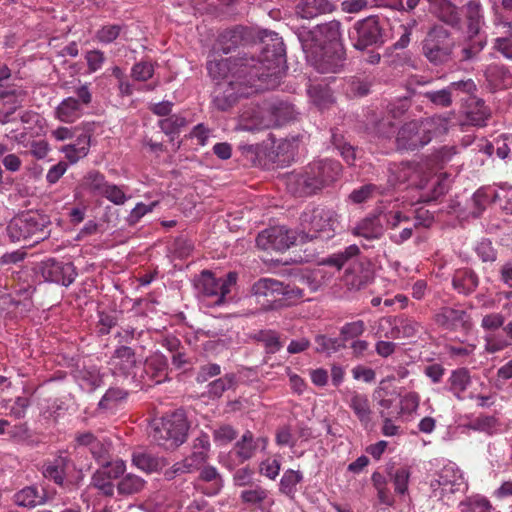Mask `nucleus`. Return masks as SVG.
Instances as JSON below:
<instances>
[{"label": "nucleus", "mask_w": 512, "mask_h": 512, "mask_svg": "<svg viewBox=\"0 0 512 512\" xmlns=\"http://www.w3.org/2000/svg\"><path fill=\"white\" fill-rule=\"evenodd\" d=\"M390 479L394 484V490L399 495H405L408 491L410 471L405 468H399L390 474Z\"/></svg>", "instance_id": "nucleus-53"}, {"label": "nucleus", "mask_w": 512, "mask_h": 512, "mask_svg": "<svg viewBox=\"0 0 512 512\" xmlns=\"http://www.w3.org/2000/svg\"><path fill=\"white\" fill-rule=\"evenodd\" d=\"M486 39H478L476 41H471L469 44L462 47L459 55L460 61H471L476 59L479 53L486 46Z\"/></svg>", "instance_id": "nucleus-55"}, {"label": "nucleus", "mask_w": 512, "mask_h": 512, "mask_svg": "<svg viewBox=\"0 0 512 512\" xmlns=\"http://www.w3.org/2000/svg\"><path fill=\"white\" fill-rule=\"evenodd\" d=\"M186 124V118L177 114L159 121V127L167 135L177 133L182 127L186 126Z\"/></svg>", "instance_id": "nucleus-54"}, {"label": "nucleus", "mask_w": 512, "mask_h": 512, "mask_svg": "<svg viewBox=\"0 0 512 512\" xmlns=\"http://www.w3.org/2000/svg\"><path fill=\"white\" fill-rule=\"evenodd\" d=\"M83 114V106L80 101L73 97H68L60 102L55 110L56 118L65 123H73Z\"/></svg>", "instance_id": "nucleus-26"}, {"label": "nucleus", "mask_w": 512, "mask_h": 512, "mask_svg": "<svg viewBox=\"0 0 512 512\" xmlns=\"http://www.w3.org/2000/svg\"><path fill=\"white\" fill-rule=\"evenodd\" d=\"M49 221L44 215L26 213L14 217L7 227V233L11 241L18 242L35 237V242L44 240L49 231L46 230Z\"/></svg>", "instance_id": "nucleus-8"}, {"label": "nucleus", "mask_w": 512, "mask_h": 512, "mask_svg": "<svg viewBox=\"0 0 512 512\" xmlns=\"http://www.w3.org/2000/svg\"><path fill=\"white\" fill-rule=\"evenodd\" d=\"M496 191L488 187L478 189L472 196L474 216H480L492 201H495Z\"/></svg>", "instance_id": "nucleus-43"}, {"label": "nucleus", "mask_w": 512, "mask_h": 512, "mask_svg": "<svg viewBox=\"0 0 512 512\" xmlns=\"http://www.w3.org/2000/svg\"><path fill=\"white\" fill-rule=\"evenodd\" d=\"M121 31H122L121 25H117V24L105 25L96 32L95 38L100 43L109 44L118 38Z\"/></svg>", "instance_id": "nucleus-58"}, {"label": "nucleus", "mask_w": 512, "mask_h": 512, "mask_svg": "<svg viewBox=\"0 0 512 512\" xmlns=\"http://www.w3.org/2000/svg\"><path fill=\"white\" fill-rule=\"evenodd\" d=\"M236 281L235 272H229L225 278H216L210 271L204 270L194 280L196 296L204 306H219L224 303L226 295L230 293Z\"/></svg>", "instance_id": "nucleus-7"}, {"label": "nucleus", "mask_w": 512, "mask_h": 512, "mask_svg": "<svg viewBox=\"0 0 512 512\" xmlns=\"http://www.w3.org/2000/svg\"><path fill=\"white\" fill-rule=\"evenodd\" d=\"M465 315L463 310L444 307L435 315V321L446 329H454L464 322Z\"/></svg>", "instance_id": "nucleus-36"}, {"label": "nucleus", "mask_w": 512, "mask_h": 512, "mask_svg": "<svg viewBox=\"0 0 512 512\" xmlns=\"http://www.w3.org/2000/svg\"><path fill=\"white\" fill-rule=\"evenodd\" d=\"M478 276L470 269L457 270L452 278L455 290L462 294L472 293L478 286Z\"/></svg>", "instance_id": "nucleus-32"}, {"label": "nucleus", "mask_w": 512, "mask_h": 512, "mask_svg": "<svg viewBox=\"0 0 512 512\" xmlns=\"http://www.w3.org/2000/svg\"><path fill=\"white\" fill-rule=\"evenodd\" d=\"M167 359L162 354H153L145 361L144 371L155 383H161L167 378Z\"/></svg>", "instance_id": "nucleus-27"}, {"label": "nucleus", "mask_w": 512, "mask_h": 512, "mask_svg": "<svg viewBox=\"0 0 512 512\" xmlns=\"http://www.w3.org/2000/svg\"><path fill=\"white\" fill-rule=\"evenodd\" d=\"M108 365L112 373L115 375L129 376L133 374L137 365L134 350L125 345L116 348L108 362Z\"/></svg>", "instance_id": "nucleus-19"}, {"label": "nucleus", "mask_w": 512, "mask_h": 512, "mask_svg": "<svg viewBox=\"0 0 512 512\" xmlns=\"http://www.w3.org/2000/svg\"><path fill=\"white\" fill-rule=\"evenodd\" d=\"M39 270L46 281L66 287L71 285L77 276L76 269L71 262H61L52 258L41 262Z\"/></svg>", "instance_id": "nucleus-14"}, {"label": "nucleus", "mask_w": 512, "mask_h": 512, "mask_svg": "<svg viewBox=\"0 0 512 512\" xmlns=\"http://www.w3.org/2000/svg\"><path fill=\"white\" fill-rule=\"evenodd\" d=\"M341 165L335 160H319L307 166L303 173L291 174L287 186L291 193L307 196L334 183L340 176Z\"/></svg>", "instance_id": "nucleus-2"}, {"label": "nucleus", "mask_w": 512, "mask_h": 512, "mask_svg": "<svg viewBox=\"0 0 512 512\" xmlns=\"http://www.w3.org/2000/svg\"><path fill=\"white\" fill-rule=\"evenodd\" d=\"M424 96L436 106L448 107L452 103V94L448 87L438 91L426 92Z\"/></svg>", "instance_id": "nucleus-63"}, {"label": "nucleus", "mask_w": 512, "mask_h": 512, "mask_svg": "<svg viewBox=\"0 0 512 512\" xmlns=\"http://www.w3.org/2000/svg\"><path fill=\"white\" fill-rule=\"evenodd\" d=\"M154 74V66L151 62L142 61L136 63L131 70V76L136 81H147Z\"/></svg>", "instance_id": "nucleus-64"}, {"label": "nucleus", "mask_w": 512, "mask_h": 512, "mask_svg": "<svg viewBox=\"0 0 512 512\" xmlns=\"http://www.w3.org/2000/svg\"><path fill=\"white\" fill-rule=\"evenodd\" d=\"M80 387L86 391H93L102 383L100 370L96 366H91L79 370L76 375Z\"/></svg>", "instance_id": "nucleus-38"}, {"label": "nucleus", "mask_w": 512, "mask_h": 512, "mask_svg": "<svg viewBox=\"0 0 512 512\" xmlns=\"http://www.w3.org/2000/svg\"><path fill=\"white\" fill-rule=\"evenodd\" d=\"M299 243V231L284 226H274L260 232L256 244L263 250L284 251Z\"/></svg>", "instance_id": "nucleus-13"}, {"label": "nucleus", "mask_w": 512, "mask_h": 512, "mask_svg": "<svg viewBox=\"0 0 512 512\" xmlns=\"http://www.w3.org/2000/svg\"><path fill=\"white\" fill-rule=\"evenodd\" d=\"M463 12L467 22V31L470 40L480 33L485 24L484 10L480 0H469L463 6Z\"/></svg>", "instance_id": "nucleus-22"}, {"label": "nucleus", "mask_w": 512, "mask_h": 512, "mask_svg": "<svg viewBox=\"0 0 512 512\" xmlns=\"http://www.w3.org/2000/svg\"><path fill=\"white\" fill-rule=\"evenodd\" d=\"M267 439L259 437L254 439L251 431H246L241 439L235 444L231 453H234L240 462H244L252 458L258 448L265 450L267 447Z\"/></svg>", "instance_id": "nucleus-21"}, {"label": "nucleus", "mask_w": 512, "mask_h": 512, "mask_svg": "<svg viewBox=\"0 0 512 512\" xmlns=\"http://www.w3.org/2000/svg\"><path fill=\"white\" fill-rule=\"evenodd\" d=\"M339 222L340 216L334 209L321 206L306 208L299 218V243L333 238Z\"/></svg>", "instance_id": "nucleus-4"}, {"label": "nucleus", "mask_w": 512, "mask_h": 512, "mask_svg": "<svg viewBox=\"0 0 512 512\" xmlns=\"http://www.w3.org/2000/svg\"><path fill=\"white\" fill-rule=\"evenodd\" d=\"M304 53L307 61L319 73H338L344 66L345 52L342 45L329 46L327 49L314 48Z\"/></svg>", "instance_id": "nucleus-11"}, {"label": "nucleus", "mask_w": 512, "mask_h": 512, "mask_svg": "<svg viewBox=\"0 0 512 512\" xmlns=\"http://www.w3.org/2000/svg\"><path fill=\"white\" fill-rule=\"evenodd\" d=\"M257 339L264 344L268 353H276L282 347L277 333L271 330L260 331Z\"/></svg>", "instance_id": "nucleus-59"}, {"label": "nucleus", "mask_w": 512, "mask_h": 512, "mask_svg": "<svg viewBox=\"0 0 512 512\" xmlns=\"http://www.w3.org/2000/svg\"><path fill=\"white\" fill-rule=\"evenodd\" d=\"M108 182L105 180L103 174L97 171L89 172L83 180V187L93 193L94 195H102Z\"/></svg>", "instance_id": "nucleus-47"}, {"label": "nucleus", "mask_w": 512, "mask_h": 512, "mask_svg": "<svg viewBox=\"0 0 512 512\" xmlns=\"http://www.w3.org/2000/svg\"><path fill=\"white\" fill-rule=\"evenodd\" d=\"M132 462L138 469L148 473L158 471L165 466L163 458L146 451L133 453Z\"/></svg>", "instance_id": "nucleus-33"}, {"label": "nucleus", "mask_w": 512, "mask_h": 512, "mask_svg": "<svg viewBox=\"0 0 512 512\" xmlns=\"http://www.w3.org/2000/svg\"><path fill=\"white\" fill-rule=\"evenodd\" d=\"M343 395L344 402L354 412L358 420L363 425H368L371 421L372 414L368 396L350 389L343 391Z\"/></svg>", "instance_id": "nucleus-20"}, {"label": "nucleus", "mask_w": 512, "mask_h": 512, "mask_svg": "<svg viewBox=\"0 0 512 512\" xmlns=\"http://www.w3.org/2000/svg\"><path fill=\"white\" fill-rule=\"evenodd\" d=\"M70 465V459L66 455H58L53 460L44 464L43 475L62 486L66 478V471Z\"/></svg>", "instance_id": "nucleus-25"}, {"label": "nucleus", "mask_w": 512, "mask_h": 512, "mask_svg": "<svg viewBox=\"0 0 512 512\" xmlns=\"http://www.w3.org/2000/svg\"><path fill=\"white\" fill-rule=\"evenodd\" d=\"M11 77V71L6 65L0 66V101L4 104L10 103L11 97H16V101H19L21 98H25L26 91L15 84L6 85V82Z\"/></svg>", "instance_id": "nucleus-28"}, {"label": "nucleus", "mask_w": 512, "mask_h": 512, "mask_svg": "<svg viewBox=\"0 0 512 512\" xmlns=\"http://www.w3.org/2000/svg\"><path fill=\"white\" fill-rule=\"evenodd\" d=\"M14 501L18 506L33 508L41 504L38 490L35 487L28 486L14 495Z\"/></svg>", "instance_id": "nucleus-48"}, {"label": "nucleus", "mask_w": 512, "mask_h": 512, "mask_svg": "<svg viewBox=\"0 0 512 512\" xmlns=\"http://www.w3.org/2000/svg\"><path fill=\"white\" fill-rule=\"evenodd\" d=\"M298 39L303 51H311V49L320 47L327 49L329 46L342 45L340 43L341 23L337 20H332L319 24L313 29H303L299 31Z\"/></svg>", "instance_id": "nucleus-9"}, {"label": "nucleus", "mask_w": 512, "mask_h": 512, "mask_svg": "<svg viewBox=\"0 0 512 512\" xmlns=\"http://www.w3.org/2000/svg\"><path fill=\"white\" fill-rule=\"evenodd\" d=\"M366 330L363 320H356L345 323L340 330V335L344 341L356 339L361 336Z\"/></svg>", "instance_id": "nucleus-56"}, {"label": "nucleus", "mask_w": 512, "mask_h": 512, "mask_svg": "<svg viewBox=\"0 0 512 512\" xmlns=\"http://www.w3.org/2000/svg\"><path fill=\"white\" fill-rule=\"evenodd\" d=\"M98 461L100 463L99 469H105L106 475H108L112 480L120 477L126 470V464L122 459L104 461L102 457Z\"/></svg>", "instance_id": "nucleus-61"}, {"label": "nucleus", "mask_w": 512, "mask_h": 512, "mask_svg": "<svg viewBox=\"0 0 512 512\" xmlns=\"http://www.w3.org/2000/svg\"><path fill=\"white\" fill-rule=\"evenodd\" d=\"M381 215V210L367 215L351 228V233L355 237L362 238L367 242L379 240L384 235V225L381 221Z\"/></svg>", "instance_id": "nucleus-17"}, {"label": "nucleus", "mask_w": 512, "mask_h": 512, "mask_svg": "<svg viewBox=\"0 0 512 512\" xmlns=\"http://www.w3.org/2000/svg\"><path fill=\"white\" fill-rule=\"evenodd\" d=\"M423 53L433 64H442L449 60L452 47L448 43L447 33L430 32L423 42Z\"/></svg>", "instance_id": "nucleus-15"}, {"label": "nucleus", "mask_w": 512, "mask_h": 512, "mask_svg": "<svg viewBox=\"0 0 512 512\" xmlns=\"http://www.w3.org/2000/svg\"><path fill=\"white\" fill-rule=\"evenodd\" d=\"M90 148V136L81 134L73 144L65 145L61 148V152L71 164L77 163L80 159L87 156Z\"/></svg>", "instance_id": "nucleus-31"}, {"label": "nucleus", "mask_w": 512, "mask_h": 512, "mask_svg": "<svg viewBox=\"0 0 512 512\" xmlns=\"http://www.w3.org/2000/svg\"><path fill=\"white\" fill-rule=\"evenodd\" d=\"M145 481L136 475L127 474L124 476L117 485L119 494L132 495L143 490Z\"/></svg>", "instance_id": "nucleus-45"}, {"label": "nucleus", "mask_w": 512, "mask_h": 512, "mask_svg": "<svg viewBox=\"0 0 512 512\" xmlns=\"http://www.w3.org/2000/svg\"><path fill=\"white\" fill-rule=\"evenodd\" d=\"M397 317L380 318L372 328L374 337L378 339H399L397 334Z\"/></svg>", "instance_id": "nucleus-37"}, {"label": "nucleus", "mask_w": 512, "mask_h": 512, "mask_svg": "<svg viewBox=\"0 0 512 512\" xmlns=\"http://www.w3.org/2000/svg\"><path fill=\"white\" fill-rule=\"evenodd\" d=\"M397 334L399 339L412 338L419 332L420 325L413 319L406 317H397Z\"/></svg>", "instance_id": "nucleus-52"}, {"label": "nucleus", "mask_w": 512, "mask_h": 512, "mask_svg": "<svg viewBox=\"0 0 512 512\" xmlns=\"http://www.w3.org/2000/svg\"><path fill=\"white\" fill-rule=\"evenodd\" d=\"M127 393L120 388H110L106 391L99 402V406L104 409H111L119 402L126 399Z\"/></svg>", "instance_id": "nucleus-57"}, {"label": "nucleus", "mask_w": 512, "mask_h": 512, "mask_svg": "<svg viewBox=\"0 0 512 512\" xmlns=\"http://www.w3.org/2000/svg\"><path fill=\"white\" fill-rule=\"evenodd\" d=\"M429 485L432 496L448 507L454 502V495L468 487L463 472L454 462H447L435 471Z\"/></svg>", "instance_id": "nucleus-5"}, {"label": "nucleus", "mask_w": 512, "mask_h": 512, "mask_svg": "<svg viewBox=\"0 0 512 512\" xmlns=\"http://www.w3.org/2000/svg\"><path fill=\"white\" fill-rule=\"evenodd\" d=\"M381 27L376 16H369L354 23L349 39L354 48L365 50L381 42Z\"/></svg>", "instance_id": "nucleus-12"}, {"label": "nucleus", "mask_w": 512, "mask_h": 512, "mask_svg": "<svg viewBox=\"0 0 512 512\" xmlns=\"http://www.w3.org/2000/svg\"><path fill=\"white\" fill-rule=\"evenodd\" d=\"M91 485L105 496H112L114 494V484L112 479L106 475L105 469H98L94 472Z\"/></svg>", "instance_id": "nucleus-49"}, {"label": "nucleus", "mask_w": 512, "mask_h": 512, "mask_svg": "<svg viewBox=\"0 0 512 512\" xmlns=\"http://www.w3.org/2000/svg\"><path fill=\"white\" fill-rule=\"evenodd\" d=\"M303 474L300 471L288 469L284 472L280 484L279 490L287 497L293 499L297 492V485L302 482Z\"/></svg>", "instance_id": "nucleus-40"}, {"label": "nucleus", "mask_w": 512, "mask_h": 512, "mask_svg": "<svg viewBox=\"0 0 512 512\" xmlns=\"http://www.w3.org/2000/svg\"><path fill=\"white\" fill-rule=\"evenodd\" d=\"M458 508L461 512H492L493 510L490 501L480 494L466 497L459 502Z\"/></svg>", "instance_id": "nucleus-39"}, {"label": "nucleus", "mask_w": 512, "mask_h": 512, "mask_svg": "<svg viewBox=\"0 0 512 512\" xmlns=\"http://www.w3.org/2000/svg\"><path fill=\"white\" fill-rule=\"evenodd\" d=\"M308 94L311 101L320 109L327 108L334 102L331 89L321 84L311 85Z\"/></svg>", "instance_id": "nucleus-41"}, {"label": "nucleus", "mask_w": 512, "mask_h": 512, "mask_svg": "<svg viewBox=\"0 0 512 512\" xmlns=\"http://www.w3.org/2000/svg\"><path fill=\"white\" fill-rule=\"evenodd\" d=\"M484 341H485V347H484L485 351L490 354L500 352L512 345L507 334L504 335L503 333H500L497 331L485 333Z\"/></svg>", "instance_id": "nucleus-42"}, {"label": "nucleus", "mask_w": 512, "mask_h": 512, "mask_svg": "<svg viewBox=\"0 0 512 512\" xmlns=\"http://www.w3.org/2000/svg\"><path fill=\"white\" fill-rule=\"evenodd\" d=\"M471 383V378L469 371L465 368H459L456 370H453L449 379H448V385H449V391L453 393V395L459 399L462 400L463 396L462 394L467 390L468 386Z\"/></svg>", "instance_id": "nucleus-34"}, {"label": "nucleus", "mask_w": 512, "mask_h": 512, "mask_svg": "<svg viewBox=\"0 0 512 512\" xmlns=\"http://www.w3.org/2000/svg\"><path fill=\"white\" fill-rule=\"evenodd\" d=\"M210 451V440L209 436L205 433H201L193 442L192 452L186 459L189 463L195 466V470H198L200 466L208 459Z\"/></svg>", "instance_id": "nucleus-29"}, {"label": "nucleus", "mask_w": 512, "mask_h": 512, "mask_svg": "<svg viewBox=\"0 0 512 512\" xmlns=\"http://www.w3.org/2000/svg\"><path fill=\"white\" fill-rule=\"evenodd\" d=\"M188 429L184 412L175 411L153 421L151 436L159 446L175 449L185 442Z\"/></svg>", "instance_id": "nucleus-6"}, {"label": "nucleus", "mask_w": 512, "mask_h": 512, "mask_svg": "<svg viewBox=\"0 0 512 512\" xmlns=\"http://www.w3.org/2000/svg\"><path fill=\"white\" fill-rule=\"evenodd\" d=\"M436 134L434 119L411 121L398 131L396 143L400 150H415L427 145Z\"/></svg>", "instance_id": "nucleus-10"}, {"label": "nucleus", "mask_w": 512, "mask_h": 512, "mask_svg": "<svg viewBox=\"0 0 512 512\" xmlns=\"http://www.w3.org/2000/svg\"><path fill=\"white\" fill-rule=\"evenodd\" d=\"M76 440L80 445L89 446L92 454L97 460H100L103 453L107 452L106 446L101 444L90 432L79 434Z\"/></svg>", "instance_id": "nucleus-51"}, {"label": "nucleus", "mask_w": 512, "mask_h": 512, "mask_svg": "<svg viewBox=\"0 0 512 512\" xmlns=\"http://www.w3.org/2000/svg\"><path fill=\"white\" fill-rule=\"evenodd\" d=\"M385 189L375 184H367L359 189H355L349 195V199L356 204L363 203L376 194H384Z\"/></svg>", "instance_id": "nucleus-50"}, {"label": "nucleus", "mask_w": 512, "mask_h": 512, "mask_svg": "<svg viewBox=\"0 0 512 512\" xmlns=\"http://www.w3.org/2000/svg\"><path fill=\"white\" fill-rule=\"evenodd\" d=\"M200 479L209 483V488L204 489V493L208 495L217 494L222 486L223 481L217 469L213 466H206L201 470Z\"/></svg>", "instance_id": "nucleus-44"}, {"label": "nucleus", "mask_w": 512, "mask_h": 512, "mask_svg": "<svg viewBox=\"0 0 512 512\" xmlns=\"http://www.w3.org/2000/svg\"><path fill=\"white\" fill-rule=\"evenodd\" d=\"M115 205H123L129 199L122 187L108 183L101 195Z\"/></svg>", "instance_id": "nucleus-60"}, {"label": "nucleus", "mask_w": 512, "mask_h": 512, "mask_svg": "<svg viewBox=\"0 0 512 512\" xmlns=\"http://www.w3.org/2000/svg\"><path fill=\"white\" fill-rule=\"evenodd\" d=\"M294 118V107L288 103H279L269 109L250 105L241 112L236 130L256 132L282 126Z\"/></svg>", "instance_id": "nucleus-3"}, {"label": "nucleus", "mask_w": 512, "mask_h": 512, "mask_svg": "<svg viewBox=\"0 0 512 512\" xmlns=\"http://www.w3.org/2000/svg\"><path fill=\"white\" fill-rule=\"evenodd\" d=\"M434 13L444 23L455 27L461 23L459 8L451 0H441L434 4Z\"/></svg>", "instance_id": "nucleus-30"}, {"label": "nucleus", "mask_w": 512, "mask_h": 512, "mask_svg": "<svg viewBox=\"0 0 512 512\" xmlns=\"http://www.w3.org/2000/svg\"><path fill=\"white\" fill-rule=\"evenodd\" d=\"M423 183L426 184L425 188H420L423 190L420 196L423 202L437 200L448 191L450 185L448 178L442 173L429 178L423 175Z\"/></svg>", "instance_id": "nucleus-24"}, {"label": "nucleus", "mask_w": 512, "mask_h": 512, "mask_svg": "<svg viewBox=\"0 0 512 512\" xmlns=\"http://www.w3.org/2000/svg\"><path fill=\"white\" fill-rule=\"evenodd\" d=\"M283 289L284 283L273 278H261L253 284L251 292L257 299L266 298V303L262 304L265 308L274 309Z\"/></svg>", "instance_id": "nucleus-18"}, {"label": "nucleus", "mask_w": 512, "mask_h": 512, "mask_svg": "<svg viewBox=\"0 0 512 512\" xmlns=\"http://www.w3.org/2000/svg\"><path fill=\"white\" fill-rule=\"evenodd\" d=\"M388 181L391 186L397 183L410 182L417 188H425L426 184L423 183V170L422 168L413 163H400L392 164L389 166Z\"/></svg>", "instance_id": "nucleus-16"}, {"label": "nucleus", "mask_w": 512, "mask_h": 512, "mask_svg": "<svg viewBox=\"0 0 512 512\" xmlns=\"http://www.w3.org/2000/svg\"><path fill=\"white\" fill-rule=\"evenodd\" d=\"M259 58L240 57L217 60L213 52L207 62L209 75L217 81L213 103L219 110L229 109L239 97L279 85L285 72L286 53L282 38L265 31Z\"/></svg>", "instance_id": "nucleus-1"}, {"label": "nucleus", "mask_w": 512, "mask_h": 512, "mask_svg": "<svg viewBox=\"0 0 512 512\" xmlns=\"http://www.w3.org/2000/svg\"><path fill=\"white\" fill-rule=\"evenodd\" d=\"M359 252V247L355 244H352L346 247L344 251L329 256L323 261V263L334 266L340 270L349 259L357 256Z\"/></svg>", "instance_id": "nucleus-46"}, {"label": "nucleus", "mask_w": 512, "mask_h": 512, "mask_svg": "<svg viewBox=\"0 0 512 512\" xmlns=\"http://www.w3.org/2000/svg\"><path fill=\"white\" fill-rule=\"evenodd\" d=\"M477 256L483 262H494L497 259V252L488 239H482L475 246Z\"/></svg>", "instance_id": "nucleus-62"}, {"label": "nucleus", "mask_w": 512, "mask_h": 512, "mask_svg": "<svg viewBox=\"0 0 512 512\" xmlns=\"http://www.w3.org/2000/svg\"><path fill=\"white\" fill-rule=\"evenodd\" d=\"M335 6L329 0H301L295 8L296 14L303 19H314L331 13Z\"/></svg>", "instance_id": "nucleus-23"}, {"label": "nucleus", "mask_w": 512, "mask_h": 512, "mask_svg": "<svg viewBox=\"0 0 512 512\" xmlns=\"http://www.w3.org/2000/svg\"><path fill=\"white\" fill-rule=\"evenodd\" d=\"M243 40V29L234 28L223 32L214 47L215 51H221L223 54L230 53L234 48L238 47Z\"/></svg>", "instance_id": "nucleus-35"}]
</instances>
